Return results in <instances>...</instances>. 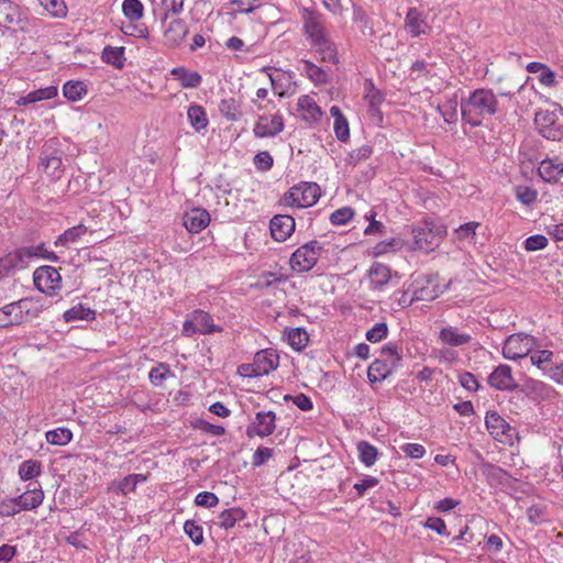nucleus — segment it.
Here are the masks:
<instances>
[{
	"mask_svg": "<svg viewBox=\"0 0 563 563\" xmlns=\"http://www.w3.org/2000/svg\"><path fill=\"white\" fill-rule=\"evenodd\" d=\"M460 109L462 120L476 128L499 111V102L492 89L478 88L461 100Z\"/></svg>",
	"mask_w": 563,
	"mask_h": 563,
	"instance_id": "1",
	"label": "nucleus"
},
{
	"mask_svg": "<svg viewBox=\"0 0 563 563\" xmlns=\"http://www.w3.org/2000/svg\"><path fill=\"white\" fill-rule=\"evenodd\" d=\"M43 306L33 298H22L0 308V327L19 325L40 316Z\"/></svg>",
	"mask_w": 563,
	"mask_h": 563,
	"instance_id": "2",
	"label": "nucleus"
},
{
	"mask_svg": "<svg viewBox=\"0 0 563 563\" xmlns=\"http://www.w3.org/2000/svg\"><path fill=\"white\" fill-rule=\"evenodd\" d=\"M449 286V283H440L438 273L420 276L412 284L413 299L417 301H432L442 295Z\"/></svg>",
	"mask_w": 563,
	"mask_h": 563,
	"instance_id": "3",
	"label": "nucleus"
},
{
	"mask_svg": "<svg viewBox=\"0 0 563 563\" xmlns=\"http://www.w3.org/2000/svg\"><path fill=\"white\" fill-rule=\"evenodd\" d=\"M322 251V245L316 240L301 245L289 260L291 269L297 273L309 272L317 264Z\"/></svg>",
	"mask_w": 563,
	"mask_h": 563,
	"instance_id": "4",
	"label": "nucleus"
},
{
	"mask_svg": "<svg viewBox=\"0 0 563 563\" xmlns=\"http://www.w3.org/2000/svg\"><path fill=\"white\" fill-rule=\"evenodd\" d=\"M444 234V228L435 227L428 221L412 228L415 245L417 249L424 252L433 251L434 247L439 245Z\"/></svg>",
	"mask_w": 563,
	"mask_h": 563,
	"instance_id": "5",
	"label": "nucleus"
},
{
	"mask_svg": "<svg viewBox=\"0 0 563 563\" xmlns=\"http://www.w3.org/2000/svg\"><path fill=\"white\" fill-rule=\"evenodd\" d=\"M536 346V339L526 333L509 335L503 346V355L508 360L516 361L526 357Z\"/></svg>",
	"mask_w": 563,
	"mask_h": 563,
	"instance_id": "6",
	"label": "nucleus"
},
{
	"mask_svg": "<svg viewBox=\"0 0 563 563\" xmlns=\"http://www.w3.org/2000/svg\"><path fill=\"white\" fill-rule=\"evenodd\" d=\"M35 288L46 295L53 296L62 288V276L59 272L48 265L37 267L33 273Z\"/></svg>",
	"mask_w": 563,
	"mask_h": 563,
	"instance_id": "7",
	"label": "nucleus"
},
{
	"mask_svg": "<svg viewBox=\"0 0 563 563\" xmlns=\"http://www.w3.org/2000/svg\"><path fill=\"white\" fill-rule=\"evenodd\" d=\"M485 423L488 432L499 442L512 444L518 437L516 428L511 427L496 411H487Z\"/></svg>",
	"mask_w": 563,
	"mask_h": 563,
	"instance_id": "8",
	"label": "nucleus"
},
{
	"mask_svg": "<svg viewBox=\"0 0 563 563\" xmlns=\"http://www.w3.org/2000/svg\"><path fill=\"white\" fill-rule=\"evenodd\" d=\"M303 31L310 43H316L329 36L322 21V14L316 10L303 8L301 10Z\"/></svg>",
	"mask_w": 563,
	"mask_h": 563,
	"instance_id": "9",
	"label": "nucleus"
},
{
	"mask_svg": "<svg viewBox=\"0 0 563 563\" xmlns=\"http://www.w3.org/2000/svg\"><path fill=\"white\" fill-rule=\"evenodd\" d=\"M534 123L539 133L550 141H560L563 136V129L558 123V117L549 110L538 111L534 115Z\"/></svg>",
	"mask_w": 563,
	"mask_h": 563,
	"instance_id": "10",
	"label": "nucleus"
},
{
	"mask_svg": "<svg viewBox=\"0 0 563 563\" xmlns=\"http://www.w3.org/2000/svg\"><path fill=\"white\" fill-rule=\"evenodd\" d=\"M164 27V44L168 47H177L183 44L189 33L187 23L179 18L172 19L169 22L162 20Z\"/></svg>",
	"mask_w": 563,
	"mask_h": 563,
	"instance_id": "11",
	"label": "nucleus"
},
{
	"mask_svg": "<svg viewBox=\"0 0 563 563\" xmlns=\"http://www.w3.org/2000/svg\"><path fill=\"white\" fill-rule=\"evenodd\" d=\"M275 420L276 415L271 410L257 412L254 422L246 428L247 437L258 435L260 438H265L273 434L276 428Z\"/></svg>",
	"mask_w": 563,
	"mask_h": 563,
	"instance_id": "12",
	"label": "nucleus"
},
{
	"mask_svg": "<svg viewBox=\"0 0 563 563\" xmlns=\"http://www.w3.org/2000/svg\"><path fill=\"white\" fill-rule=\"evenodd\" d=\"M13 253L22 268L33 257H42V258L48 260L51 262L59 261V257L54 252L47 251L45 249V243H41L35 246L32 245V246L18 247L13 251Z\"/></svg>",
	"mask_w": 563,
	"mask_h": 563,
	"instance_id": "13",
	"label": "nucleus"
},
{
	"mask_svg": "<svg viewBox=\"0 0 563 563\" xmlns=\"http://www.w3.org/2000/svg\"><path fill=\"white\" fill-rule=\"evenodd\" d=\"M487 382L490 387L497 390L512 391L518 388V384L511 374V367L509 365L501 364L497 366L488 376Z\"/></svg>",
	"mask_w": 563,
	"mask_h": 563,
	"instance_id": "14",
	"label": "nucleus"
},
{
	"mask_svg": "<svg viewBox=\"0 0 563 563\" xmlns=\"http://www.w3.org/2000/svg\"><path fill=\"white\" fill-rule=\"evenodd\" d=\"M295 219L288 214H276L271 220V234L275 241L284 242L295 231Z\"/></svg>",
	"mask_w": 563,
	"mask_h": 563,
	"instance_id": "15",
	"label": "nucleus"
},
{
	"mask_svg": "<svg viewBox=\"0 0 563 563\" xmlns=\"http://www.w3.org/2000/svg\"><path fill=\"white\" fill-rule=\"evenodd\" d=\"M284 130V121L280 114L272 117L271 121L265 115H261L256 121L253 133L255 137L263 139L275 136Z\"/></svg>",
	"mask_w": 563,
	"mask_h": 563,
	"instance_id": "16",
	"label": "nucleus"
},
{
	"mask_svg": "<svg viewBox=\"0 0 563 563\" xmlns=\"http://www.w3.org/2000/svg\"><path fill=\"white\" fill-rule=\"evenodd\" d=\"M210 223V214L207 210L196 208L184 216V225L190 233H199Z\"/></svg>",
	"mask_w": 563,
	"mask_h": 563,
	"instance_id": "17",
	"label": "nucleus"
},
{
	"mask_svg": "<svg viewBox=\"0 0 563 563\" xmlns=\"http://www.w3.org/2000/svg\"><path fill=\"white\" fill-rule=\"evenodd\" d=\"M297 111L300 113L301 119L309 123L318 122L322 117L320 107L308 95L299 97Z\"/></svg>",
	"mask_w": 563,
	"mask_h": 563,
	"instance_id": "18",
	"label": "nucleus"
},
{
	"mask_svg": "<svg viewBox=\"0 0 563 563\" xmlns=\"http://www.w3.org/2000/svg\"><path fill=\"white\" fill-rule=\"evenodd\" d=\"M22 23L20 7L10 0H0V26L8 29Z\"/></svg>",
	"mask_w": 563,
	"mask_h": 563,
	"instance_id": "19",
	"label": "nucleus"
},
{
	"mask_svg": "<svg viewBox=\"0 0 563 563\" xmlns=\"http://www.w3.org/2000/svg\"><path fill=\"white\" fill-rule=\"evenodd\" d=\"M254 363L257 368V374H261V376L267 375L277 368L279 356L273 350H262L255 354Z\"/></svg>",
	"mask_w": 563,
	"mask_h": 563,
	"instance_id": "20",
	"label": "nucleus"
},
{
	"mask_svg": "<svg viewBox=\"0 0 563 563\" xmlns=\"http://www.w3.org/2000/svg\"><path fill=\"white\" fill-rule=\"evenodd\" d=\"M43 499L44 493L40 485L38 487L29 488L23 494L14 497L19 511L35 509L43 503Z\"/></svg>",
	"mask_w": 563,
	"mask_h": 563,
	"instance_id": "21",
	"label": "nucleus"
},
{
	"mask_svg": "<svg viewBox=\"0 0 563 563\" xmlns=\"http://www.w3.org/2000/svg\"><path fill=\"white\" fill-rule=\"evenodd\" d=\"M538 174L544 181L555 184L563 176V163L545 158L540 163Z\"/></svg>",
	"mask_w": 563,
	"mask_h": 563,
	"instance_id": "22",
	"label": "nucleus"
},
{
	"mask_svg": "<svg viewBox=\"0 0 563 563\" xmlns=\"http://www.w3.org/2000/svg\"><path fill=\"white\" fill-rule=\"evenodd\" d=\"M482 472L485 475L490 486H506L510 482V474L495 464L486 463L482 466Z\"/></svg>",
	"mask_w": 563,
	"mask_h": 563,
	"instance_id": "23",
	"label": "nucleus"
},
{
	"mask_svg": "<svg viewBox=\"0 0 563 563\" xmlns=\"http://www.w3.org/2000/svg\"><path fill=\"white\" fill-rule=\"evenodd\" d=\"M311 46L320 55V58L322 62H327V63H331V64L339 63L336 46L331 41L330 36H327L325 38H322L316 43H312Z\"/></svg>",
	"mask_w": 563,
	"mask_h": 563,
	"instance_id": "24",
	"label": "nucleus"
},
{
	"mask_svg": "<svg viewBox=\"0 0 563 563\" xmlns=\"http://www.w3.org/2000/svg\"><path fill=\"white\" fill-rule=\"evenodd\" d=\"M296 186L299 188L301 208H308L317 203L321 196V190L317 183H300Z\"/></svg>",
	"mask_w": 563,
	"mask_h": 563,
	"instance_id": "25",
	"label": "nucleus"
},
{
	"mask_svg": "<svg viewBox=\"0 0 563 563\" xmlns=\"http://www.w3.org/2000/svg\"><path fill=\"white\" fill-rule=\"evenodd\" d=\"M395 369L393 365L387 362H383L380 358H376L367 369V378L369 383H380L389 377Z\"/></svg>",
	"mask_w": 563,
	"mask_h": 563,
	"instance_id": "26",
	"label": "nucleus"
},
{
	"mask_svg": "<svg viewBox=\"0 0 563 563\" xmlns=\"http://www.w3.org/2000/svg\"><path fill=\"white\" fill-rule=\"evenodd\" d=\"M439 339L450 346H462L468 344L472 336L467 333L457 332L456 328L445 327L440 331Z\"/></svg>",
	"mask_w": 563,
	"mask_h": 563,
	"instance_id": "27",
	"label": "nucleus"
},
{
	"mask_svg": "<svg viewBox=\"0 0 563 563\" xmlns=\"http://www.w3.org/2000/svg\"><path fill=\"white\" fill-rule=\"evenodd\" d=\"M194 324L201 334H210L213 332H221L222 328L212 322L209 313L198 309L192 312Z\"/></svg>",
	"mask_w": 563,
	"mask_h": 563,
	"instance_id": "28",
	"label": "nucleus"
},
{
	"mask_svg": "<svg viewBox=\"0 0 563 563\" xmlns=\"http://www.w3.org/2000/svg\"><path fill=\"white\" fill-rule=\"evenodd\" d=\"M57 96V88L49 86L29 92L18 99L16 104L26 106L42 100H48Z\"/></svg>",
	"mask_w": 563,
	"mask_h": 563,
	"instance_id": "29",
	"label": "nucleus"
},
{
	"mask_svg": "<svg viewBox=\"0 0 563 563\" xmlns=\"http://www.w3.org/2000/svg\"><path fill=\"white\" fill-rule=\"evenodd\" d=\"M170 74L180 81L184 88H197L202 81V77L199 73L189 71L185 67H175L172 69Z\"/></svg>",
	"mask_w": 563,
	"mask_h": 563,
	"instance_id": "30",
	"label": "nucleus"
},
{
	"mask_svg": "<svg viewBox=\"0 0 563 563\" xmlns=\"http://www.w3.org/2000/svg\"><path fill=\"white\" fill-rule=\"evenodd\" d=\"M406 26L413 37L424 33L426 21L422 13L417 8H410L406 15Z\"/></svg>",
	"mask_w": 563,
	"mask_h": 563,
	"instance_id": "31",
	"label": "nucleus"
},
{
	"mask_svg": "<svg viewBox=\"0 0 563 563\" xmlns=\"http://www.w3.org/2000/svg\"><path fill=\"white\" fill-rule=\"evenodd\" d=\"M245 518V511L239 507H233L223 510L218 516L217 525L223 529H230L235 526L236 522Z\"/></svg>",
	"mask_w": 563,
	"mask_h": 563,
	"instance_id": "32",
	"label": "nucleus"
},
{
	"mask_svg": "<svg viewBox=\"0 0 563 563\" xmlns=\"http://www.w3.org/2000/svg\"><path fill=\"white\" fill-rule=\"evenodd\" d=\"M390 277V268L385 264L376 262L369 268V278L375 288L385 286Z\"/></svg>",
	"mask_w": 563,
	"mask_h": 563,
	"instance_id": "33",
	"label": "nucleus"
},
{
	"mask_svg": "<svg viewBox=\"0 0 563 563\" xmlns=\"http://www.w3.org/2000/svg\"><path fill=\"white\" fill-rule=\"evenodd\" d=\"M63 93L70 101H79L88 93V88L84 81L68 80L63 86Z\"/></svg>",
	"mask_w": 563,
	"mask_h": 563,
	"instance_id": "34",
	"label": "nucleus"
},
{
	"mask_svg": "<svg viewBox=\"0 0 563 563\" xmlns=\"http://www.w3.org/2000/svg\"><path fill=\"white\" fill-rule=\"evenodd\" d=\"M96 319V311L81 303L74 306L73 308L64 312V320L66 322H73L76 320L91 321Z\"/></svg>",
	"mask_w": 563,
	"mask_h": 563,
	"instance_id": "35",
	"label": "nucleus"
},
{
	"mask_svg": "<svg viewBox=\"0 0 563 563\" xmlns=\"http://www.w3.org/2000/svg\"><path fill=\"white\" fill-rule=\"evenodd\" d=\"M288 344L296 351H301L306 347L309 335L303 328L286 329Z\"/></svg>",
	"mask_w": 563,
	"mask_h": 563,
	"instance_id": "36",
	"label": "nucleus"
},
{
	"mask_svg": "<svg viewBox=\"0 0 563 563\" xmlns=\"http://www.w3.org/2000/svg\"><path fill=\"white\" fill-rule=\"evenodd\" d=\"M357 452L360 461L367 467L373 466L379 455L377 448L367 441L357 443Z\"/></svg>",
	"mask_w": 563,
	"mask_h": 563,
	"instance_id": "37",
	"label": "nucleus"
},
{
	"mask_svg": "<svg viewBox=\"0 0 563 563\" xmlns=\"http://www.w3.org/2000/svg\"><path fill=\"white\" fill-rule=\"evenodd\" d=\"M187 115L191 126L198 132L208 125L207 113L201 106L191 104L188 108Z\"/></svg>",
	"mask_w": 563,
	"mask_h": 563,
	"instance_id": "38",
	"label": "nucleus"
},
{
	"mask_svg": "<svg viewBox=\"0 0 563 563\" xmlns=\"http://www.w3.org/2000/svg\"><path fill=\"white\" fill-rule=\"evenodd\" d=\"M459 102L457 97L453 96L448 99L443 104L438 107L439 112L441 113L443 120L446 123H455L459 119Z\"/></svg>",
	"mask_w": 563,
	"mask_h": 563,
	"instance_id": "39",
	"label": "nucleus"
},
{
	"mask_svg": "<svg viewBox=\"0 0 563 563\" xmlns=\"http://www.w3.org/2000/svg\"><path fill=\"white\" fill-rule=\"evenodd\" d=\"M41 157L42 166L44 172L52 177L59 178L60 177V167H62V156L57 154H45Z\"/></svg>",
	"mask_w": 563,
	"mask_h": 563,
	"instance_id": "40",
	"label": "nucleus"
},
{
	"mask_svg": "<svg viewBox=\"0 0 563 563\" xmlns=\"http://www.w3.org/2000/svg\"><path fill=\"white\" fill-rule=\"evenodd\" d=\"M102 60L117 68H122L124 65V47L106 46L102 51Z\"/></svg>",
	"mask_w": 563,
	"mask_h": 563,
	"instance_id": "41",
	"label": "nucleus"
},
{
	"mask_svg": "<svg viewBox=\"0 0 563 563\" xmlns=\"http://www.w3.org/2000/svg\"><path fill=\"white\" fill-rule=\"evenodd\" d=\"M380 360L393 365L394 369L401 366L402 356L395 343L388 342L380 349Z\"/></svg>",
	"mask_w": 563,
	"mask_h": 563,
	"instance_id": "42",
	"label": "nucleus"
},
{
	"mask_svg": "<svg viewBox=\"0 0 563 563\" xmlns=\"http://www.w3.org/2000/svg\"><path fill=\"white\" fill-rule=\"evenodd\" d=\"M87 232V227L84 224H78L73 228L67 229L63 234H60L55 241V246H67L69 243L76 242L81 235Z\"/></svg>",
	"mask_w": 563,
	"mask_h": 563,
	"instance_id": "43",
	"label": "nucleus"
},
{
	"mask_svg": "<svg viewBox=\"0 0 563 563\" xmlns=\"http://www.w3.org/2000/svg\"><path fill=\"white\" fill-rule=\"evenodd\" d=\"M46 441L53 445H66L73 439V432L68 428H56L45 434Z\"/></svg>",
	"mask_w": 563,
	"mask_h": 563,
	"instance_id": "44",
	"label": "nucleus"
},
{
	"mask_svg": "<svg viewBox=\"0 0 563 563\" xmlns=\"http://www.w3.org/2000/svg\"><path fill=\"white\" fill-rule=\"evenodd\" d=\"M42 464L36 460H26L19 467V476L22 481H30L41 475Z\"/></svg>",
	"mask_w": 563,
	"mask_h": 563,
	"instance_id": "45",
	"label": "nucleus"
},
{
	"mask_svg": "<svg viewBox=\"0 0 563 563\" xmlns=\"http://www.w3.org/2000/svg\"><path fill=\"white\" fill-rule=\"evenodd\" d=\"M143 4L140 0H123L122 11L130 21H137L143 16Z\"/></svg>",
	"mask_w": 563,
	"mask_h": 563,
	"instance_id": "46",
	"label": "nucleus"
},
{
	"mask_svg": "<svg viewBox=\"0 0 563 563\" xmlns=\"http://www.w3.org/2000/svg\"><path fill=\"white\" fill-rule=\"evenodd\" d=\"M169 376H173V373L169 365L166 363H158L151 369L148 374L151 383L155 386H161L163 382Z\"/></svg>",
	"mask_w": 563,
	"mask_h": 563,
	"instance_id": "47",
	"label": "nucleus"
},
{
	"mask_svg": "<svg viewBox=\"0 0 563 563\" xmlns=\"http://www.w3.org/2000/svg\"><path fill=\"white\" fill-rule=\"evenodd\" d=\"M303 71L314 84L320 85L328 81V76L321 67L309 60H303Z\"/></svg>",
	"mask_w": 563,
	"mask_h": 563,
	"instance_id": "48",
	"label": "nucleus"
},
{
	"mask_svg": "<svg viewBox=\"0 0 563 563\" xmlns=\"http://www.w3.org/2000/svg\"><path fill=\"white\" fill-rule=\"evenodd\" d=\"M184 532L196 544L199 545L203 542V529L195 520H186L184 523Z\"/></svg>",
	"mask_w": 563,
	"mask_h": 563,
	"instance_id": "49",
	"label": "nucleus"
},
{
	"mask_svg": "<svg viewBox=\"0 0 563 563\" xmlns=\"http://www.w3.org/2000/svg\"><path fill=\"white\" fill-rule=\"evenodd\" d=\"M528 520L536 525H542L549 521L547 507L542 505H532L527 509Z\"/></svg>",
	"mask_w": 563,
	"mask_h": 563,
	"instance_id": "50",
	"label": "nucleus"
},
{
	"mask_svg": "<svg viewBox=\"0 0 563 563\" xmlns=\"http://www.w3.org/2000/svg\"><path fill=\"white\" fill-rule=\"evenodd\" d=\"M22 268L13 251L0 258V280L14 269Z\"/></svg>",
	"mask_w": 563,
	"mask_h": 563,
	"instance_id": "51",
	"label": "nucleus"
},
{
	"mask_svg": "<svg viewBox=\"0 0 563 563\" xmlns=\"http://www.w3.org/2000/svg\"><path fill=\"white\" fill-rule=\"evenodd\" d=\"M373 153V150L369 145H363L352 152L349 153L346 157V164L351 166H356L362 161L367 159Z\"/></svg>",
	"mask_w": 563,
	"mask_h": 563,
	"instance_id": "52",
	"label": "nucleus"
},
{
	"mask_svg": "<svg viewBox=\"0 0 563 563\" xmlns=\"http://www.w3.org/2000/svg\"><path fill=\"white\" fill-rule=\"evenodd\" d=\"M219 110L228 120L235 121L238 119L239 106L233 98L222 99L219 104Z\"/></svg>",
	"mask_w": 563,
	"mask_h": 563,
	"instance_id": "53",
	"label": "nucleus"
},
{
	"mask_svg": "<svg viewBox=\"0 0 563 563\" xmlns=\"http://www.w3.org/2000/svg\"><path fill=\"white\" fill-rule=\"evenodd\" d=\"M388 335V325L386 322H378L366 332V340L377 343L386 339Z\"/></svg>",
	"mask_w": 563,
	"mask_h": 563,
	"instance_id": "54",
	"label": "nucleus"
},
{
	"mask_svg": "<svg viewBox=\"0 0 563 563\" xmlns=\"http://www.w3.org/2000/svg\"><path fill=\"white\" fill-rule=\"evenodd\" d=\"M354 216V210L351 207H342L333 211L330 216V222L333 225H344Z\"/></svg>",
	"mask_w": 563,
	"mask_h": 563,
	"instance_id": "55",
	"label": "nucleus"
},
{
	"mask_svg": "<svg viewBox=\"0 0 563 563\" xmlns=\"http://www.w3.org/2000/svg\"><path fill=\"white\" fill-rule=\"evenodd\" d=\"M516 197L521 203L526 206H531L537 201L538 191L528 186H517Z\"/></svg>",
	"mask_w": 563,
	"mask_h": 563,
	"instance_id": "56",
	"label": "nucleus"
},
{
	"mask_svg": "<svg viewBox=\"0 0 563 563\" xmlns=\"http://www.w3.org/2000/svg\"><path fill=\"white\" fill-rule=\"evenodd\" d=\"M41 4L53 16L62 18L66 15V5L64 0H38Z\"/></svg>",
	"mask_w": 563,
	"mask_h": 563,
	"instance_id": "57",
	"label": "nucleus"
},
{
	"mask_svg": "<svg viewBox=\"0 0 563 563\" xmlns=\"http://www.w3.org/2000/svg\"><path fill=\"white\" fill-rule=\"evenodd\" d=\"M549 240L542 234H534L526 239L525 249L528 252H536L548 246Z\"/></svg>",
	"mask_w": 563,
	"mask_h": 563,
	"instance_id": "58",
	"label": "nucleus"
},
{
	"mask_svg": "<svg viewBox=\"0 0 563 563\" xmlns=\"http://www.w3.org/2000/svg\"><path fill=\"white\" fill-rule=\"evenodd\" d=\"M253 163L258 170L267 172L273 167L274 159L267 151H262L254 156Z\"/></svg>",
	"mask_w": 563,
	"mask_h": 563,
	"instance_id": "59",
	"label": "nucleus"
},
{
	"mask_svg": "<svg viewBox=\"0 0 563 563\" xmlns=\"http://www.w3.org/2000/svg\"><path fill=\"white\" fill-rule=\"evenodd\" d=\"M195 428L205 433L212 434L214 437H221L225 433L224 427L218 426V424H212L203 419H199L196 422Z\"/></svg>",
	"mask_w": 563,
	"mask_h": 563,
	"instance_id": "60",
	"label": "nucleus"
},
{
	"mask_svg": "<svg viewBox=\"0 0 563 563\" xmlns=\"http://www.w3.org/2000/svg\"><path fill=\"white\" fill-rule=\"evenodd\" d=\"M284 399L286 401L291 400L292 404L296 405L302 411H309L313 407L311 398L309 396H307L306 394H302V393H300V394H298L296 396L286 395L284 397Z\"/></svg>",
	"mask_w": 563,
	"mask_h": 563,
	"instance_id": "61",
	"label": "nucleus"
},
{
	"mask_svg": "<svg viewBox=\"0 0 563 563\" xmlns=\"http://www.w3.org/2000/svg\"><path fill=\"white\" fill-rule=\"evenodd\" d=\"M479 227L478 222L471 221L460 225L455 230V234L460 240L473 239L476 234V229Z\"/></svg>",
	"mask_w": 563,
	"mask_h": 563,
	"instance_id": "62",
	"label": "nucleus"
},
{
	"mask_svg": "<svg viewBox=\"0 0 563 563\" xmlns=\"http://www.w3.org/2000/svg\"><path fill=\"white\" fill-rule=\"evenodd\" d=\"M195 503L201 507L212 508L218 505L219 498L211 492H201L196 496Z\"/></svg>",
	"mask_w": 563,
	"mask_h": 563,
	"instance_id": "63",
	"label": "nucleus"
},
{
	"mask_svg": "<svg viewBox=\"0 0 563 563\" xmlns=\"http://www.w3.org/2000/svg\"><path fill=\"white\" fill-rule=\"evenodd\" d=\"M553 352L549 350L537 351L531 355V363L537 365L539 368L547 369V364L551 362Z\"/></svg>",
	"mask_w": 563,
	"mask_h": 563,
	"instance_id": "64",
	"label": "nucleus"
}]
</instances>
